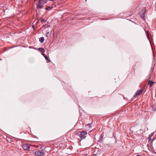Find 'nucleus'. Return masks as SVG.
<instances>
[{"label":"nucleus","mask_w":156,"mask_h":156,"mask_svg":"<svg viewBox=\"0 0 156 156\" xmlns=\"http://www.w3.org/2000/svg\"><path fill=\"white\" fill-rule=\"evenodd\" d=\"M87 134V133L85 131L78 132L76 133V135L79 136L81 141V140L85 139L86 136Z\"/></svg>","instance_id":"f257e3e1"},{"label":"nucleus","mask_w":156,"mask_h":156,"mask_svg":"<svg viewBox=\"0 0 156 156\" xmlns=\"http://www.w3.org/2000/svg\"><path fill=\"white\" fill-rule=\"evenodd\" d=\"M46 3L45 0H39L37 4V7L38 9H41L43 8L44 5Z\"/></svg>","instance_id":"f03ea898"},{"label":"nucleus","mask_w":156,"mask_h":156,"mask_svg":"<svg viewBox=\"0 0 156 156\" xmlns=\"http://www.w3.org/2000/svg\"><path fill=\"white\" fill-rule=\"evenodd\" d=\"M144 87H143L142 88L140 89L139 90H137L135 93V94L134 95L133 98H134L135 97H136V96H137L138 95H139L141 94L144 90Z\"/></svg>","instance_id":"7ed1b4c3"},{"label":"nucleus","mask_w":156,"mask_h":156,"mask_svg":"<svg viewBox=\"0 0 156 156\" xmlns=\"http://www.w3.org/2000/svg\"><path fill=\"white\" fill-rule=\"evenodd\" d=\"M155 83V82H154L151 80H149L148 81V84L149 85L150 87H152V85Z\"/></svg>","instance_id":"20e7f679"},{"label":"nucleus","mask_w":156,"mask_h":156,"mask_svg":"<svg viewBox=\"0 0 156 156\" xmlns=\"http://www.w3.org/2000/svg\"><path fill=\"white\" fill-rule=\"evenodd\" d=\"M35 154L37 156H42L43 154L40 151H36L35 152Z\"/></svg>","instance_id":"39448f33"},{"label":"nucleus","mask_w":156,"mask_h":156,"mask_svg":"<svg viewBox=\"0 0 156 156\" xmlns=\"http://www.w3.org/2000/svg\"><path fill=\"white\" fill-rule=\"evenodd\" d=\"M42 55L44 57L45 59L47 60L48 62H50V60L48 58V57L45 54L42 53Z\"/></svg>","instance_id":"423d86ee"},{"label":"nucleus","mask_w":156,"mask_h":156,"mask_svg":"<svg viewBox=\"0 0 156 156\" xmlns=\"http://www.w3.org/2000/svg\"><path fill=\"white\" fill-rule=\"evenodd\" d=\"M22 146H36L35 145H31L28 143L24 144Z\"/></svg>","instance_id":"0eeeda50"},{"label":"nucleus","mask_w":156,"mask_h":156,"mask_svg":"<svg viewBox=\"0 0 156 156\" xmlns=\"http://www.w3.org/2000/svg\"><path fill=\"white\" fill-rule=\"evenodd\" d=\"M38 50L39 51H41L42 53H43L45 51V50H44V49L43 48H38Z\"/></svg>","instance_id":"6e6552de"},{"label":"nucleus","mask_w":156,"mask_h":156,"mask_svg":"<svg viewBox=\"0 0 156 156\" xmlns=\"http://www.w3.org/2000/svg\"><path fill=\"white\" fill-rule=\"evenodd\" d=\"M103 138V136L102 134H101L100 136L99 137V140H98V141H99V142H101V141H102Z\"/></svg>","instance_id":"1a4fd4ad"},{"label":"nucleus","mask_w":156,"mask_h":156,"mask_svg":"<svg viewBox=\"0 0 156 156\" xmlns=\"http://www.w3.org/2000/svg\"><path fill=\"white\" fill-rule=\"evenodd\" d=\"M44 37H40L39 39V41L41 43H43L44 42Z\"/></svg>","instance_id":"9d476101"},{"label":"nucleus","mask_w":156,"mask_h":156,"mask_svg":"<svg viewBox=\"0 0 156 156\" xmlns=\"http://www.w3.org/2000/svg\"><path fill=\"white\" fill-rule=\"evenodd\" d=\"M22 148L24 150H28L30 149V147H22Z\"/></svg>","instance_id":"9b49d317"},{"label":"nucleus","mask_w":156,"mask_h":156,"mask_svg":"<svg viewBox=\"0 0 156 156\" xmlns=\"http://www.w3.org/2000/svg\"><path fill=\"white\" fill-rule=\"evenodd\" d=\"M46 33V36L47 37H50V34L49 31H47Z\"/></svg>","instance_id":"f8f14e48"},{"label":"nucleus","mask_w":156,"mask_h":156,"mask_svg":"<svg viewBox=\"0 0 156 156\" xmlns=\"http://www.w3.org/2000/svg\"><path fill=\"white\" fill-rule=\"evenodd\" d=\"M145 17V14L144 13H142L141 15V17L142 19H144Z\"/></svg>","instance_id":"ddd939ff"},{"label":"nucleus","mask_w":156,"mask_h":156,"mask_svg":"<svg viewBox=\"0 0 156 156\" xmlns=\"http://www.w3.org/2000/svg\"><path fill=\"white\" fill-rule=\"evenodd\" d=\"M52 8V7H48L47 8H46L45 9L47 10H50Z\"/></svg>","instance_id":"4468645a"},{"label":"nucleus","mask_w":156,"mask_h":156,"mask_svg":"<svg viewBox=\"0 0 156 156\" xmlns=\"http://www.w3.org/2000/svg\"><path fill=\"white\" fill-rule=\"evenodd\" d=\"M151 137L150 136H149V137H148V142H149L151 140Z\"/></svg>","instance_id":"2eb2a0df"},{"label":"nucleus","mask_w":156,"mask_h":156,"mask_svg":"<svg viewBox=\"0 0 156 156\" xmlns=\"http://www.w3.org/2000/svg\"><path fill=\"white\" fill-rule=\"evenodd\" d=\"M41 22L42 23H43L44 22H45V21L44 20V19H41Z\"/></svg>","instance_id":"dca6fc26"},{"label":"nucleus","mask_w":156,"mask_h":156,"mask_svg":"<svg viewBox=\"0 0 156 156\" xmlns=\"http://www.w3.org/2000/svg\"><path fill=\"white\" fill-rule=\"evenodd\" d=\"M154 135V133H152L151 134V135L150 136L151 137L152 136H153Z\"/></svg>","instance_id":"f3484780"},{"label":"nucleus","mask_w":156,"mask_h":156,"mask_svg":"<svg viewBox=\"0 0 156 156\" xmlns=\"http://www.w3.org/2000/svg\"><path fill=\"white\" fill-rule=\"evenodd\" d=\"M145 33L147 34V37H148L149 35H148L147 32L146 31H145Z\"/></svg>","instance_id":"a211bd4d"},{"label":"nucleus","mask_w":156,"mask_h":156,"mask_svg":"<svg viewBox=\"0 0 156 156\" xmlns=\"http://www.w3.org/2000/svg\"><path fill=\"white\" fill-rule=\"evenodd\" d=\"M87 125L89 126V128H91V126H90V124H88Z\"/></svg>","instance_id":"6ab92c4d"},{"label":"nucleus","mask_w":156,"mask_h":156,"mask_svg":"<svg viewBox=\"0 0 156 156\" xmlns=\"http://www.w3.org/2000/svg\"><path fill=\"white\" fill-rule=\"evenodd\" d=\"M91 156H96V154H94V155H92Z\"/></svg>","instance_id":"aec40b11"},{"label":"nucleus","mask_w":156,"mask_h":156,"mask_svg":"<svg viewBox=\"0 0 156 156\" xmlns=\"http://www.w3.org/2000/svg\"><path fill=\"white\" fill-rule=\"evenodd\" d=\"M137 156H140L139 155H137Z\"/></svg>","instance_id":"412c9836"},{"label":"nucleus","mask_w":156,"mask_h":156,"mask_svg":"<svg viewBox=\"0 0 156 156\" xmlns=\"http://www.w3.org/2000/svg\"><path fill=\"white\" fill-rule=\"evenodd\" d=\"M85 2H86L87 1V0H85Z\"/></svg>","instance_id":"4be33fe9"}]
</instances>
